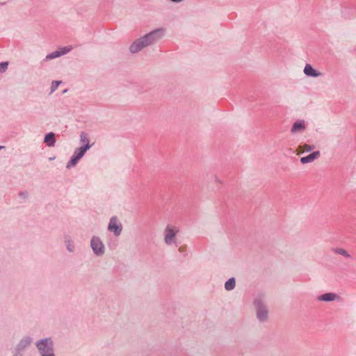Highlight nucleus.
Masks as SVG:
<instances>
[{
	"instance_id": "f257e3e1",
	"label": "nucleus",
	"mask_w": 356,
	"mask_h": 356,
	"mask_svg": "<svg viewBox=\"0 0 356 356\" xmlns=\"http://www.w3.org/2000/svg\"><path fill=\"white\" fill-rule=\"evenodd\" d=\"M161 37L160 31L156 30L152 31L140 39L135 41L130 46V51L132 53H137L140 51L143 48L147 47L148 45L152 44L154 41L159 39Z\"/></svg>"
},
{
	"instance_id": "f03ea898",
	"label": "nucleus",
	"mask_w": 356,
	"mask_h": 356,
	"mask_svg": "<svg viewBox=\"0 0 356 356\" xmlns=\"http://www.w3.org/2000/svg\"><path fill=\"white\" fill-rule=\"evenodd\" d=\"M42 356H54L52 350V343L49 339L42 340L37 344Z\"/></svg>"
},
{
	"instance_id": "7ed1b4c3",
	"label": "nucleus",
	"mask_w": 356,
	"mask_h": 356,
	"mask_svg": "<svg viewBox=\"0 0 356 356\" xmlns=\"http://www.w3.org/2000/svg\"><path fill=\"white\" fill-rule=\"evenodd\" d=\"M178 233V229L175 227L168 226L165 230V242L167 244H171L175 242L176 234Z\"/></svg>"
},
{
	"instance_id": "20e7f679",
	"label": "nucleus",
	"mask_w": 356,
	"mask_h": 356,
	"mask_svg": "<svg viewBox=\"0 0 356 356\" xmlns=\"http://www.w3.org/2000/svg\"><path fill=\"white\" fill-rule=\"evenodd\" d=\"M91 247L95 254H102L104 253V247L99 238L93 237L92 238Z\"/></svg>"
},
{
	"instance_id": "39448f33",
	"label": "nucleus",
	"mask_w": 356,
	"mask_h": 356,
	"mask_svg": "<svg viewBox=\"0 0 356 356\" xmlns=\"http://www.w3.org/2000/svg\"><path fill=\"white\" fill-rule=\"evenodd\" d=\"M306 129V124L304 120H298L295 122L291 129V132L293 134H300Z\"/></svg>"
},
{
	"instance_id": "423d86ee",
	"label": "nucleus",
	"mask_w": 356,
	"mask_h": 356,
	"mask_svg": "<svg viewBox=\"0 0 356 356\" xmlns=\"http://www.w3.org/2000/svg\"><path fill=\"white\" fill-rule=\"evenodd\" d=\"M320 155H321V153L319 151L313 152L312 153H311L310 154H309L306 156L301 157L300 163L302 164L312 163L316 159H317L320 156Z\"/></svg>"
},
{
	"instance_id": "0eeeda50",
	"label": "nucleus",
	"mask_w": 356,
	"mask_h": 356,
	"mask_svg": "<svg viewBox=\"0 0 356 356\" xmlns=\"http://www.w3.org/2000/svg\"><path fill=\"white\" fill-rule=\"evenodd\" d=\"M304 73L305 75L312 77H318L322 75V73L316 70L310 64L305 66Z\"/></svg>"
},
{
	"instance_id": "6e6552de",
	"label": "nucleus",
	"mask_w": 356,
	"mask_h": 356,
	"mask_svg": "<svg viewBox=\"0 0 356 356\" xmlns=\"http://www.w3.org/2000/svg\"><path fill=\"white\" fill-rule=\"evenodd\" d=\"M339 298V296L334 293H326L318 297V300L325 302L337 300Z\"/></svg>"
},
{
	"instance_id": "1a4fd4ad",
	"label": "nucleus",
	"mask_w": 356,
	"mask_h": 356,
	"mask_svg": "<svg viewBox=\"0 0 356 356\" xmlns=\"http://www.w3.org/2000/svg\"><path fill=\"white\" fill-rule=\"evenodd\" d=\"M315 147L314 145H310L308 144H302L298 146L296 149V153L297 155H300L304 154L305 152H309L312 151Z\"/></svg>"
},
{
	"instance_id": "9d476101",
	"label": "nucleus",
	"mask_w": 356,
	"mask_h": 356,
	"mask_svg": "<svg viewBox=\"0 0 356 356\" xmlns=\"http://www.w3.org/2000/svg\"><path fill=\"white\" fill-rule=\"evenodd\" d=\"M257 317L260 321H264L266 319L268 311L264 305L259 303L257 305Z\"/></svg>"
},
{
	"instance_id": "9b49d317",
	"label": "nucleus",
	"mask_w": 356,
	"mask_h": 356,
	"mask_svg": "<svg viewBox=\"0 0 356 356\" xmlns=\"http://www.w3.org/2000/svg\"><path fill=\"white\" fill-rule=\"evenodd\" d=\"M108 229L111 232H113L116 236H118L122 230L115 218L111 219L108 225Z\"/></svg>"
},
{
	"instance_id": "f8f14e48",
	"label": "nucleus",
	"mask_w": 356,
	"mask_h": 356,
	"mask_svg": "<svg viewBox=\"0 0 356 356\" xmlns=\"http://www.w3.org/2000/svg\"><path fill=\"white\" fill-rule=\"evenodd\" d=\"M90 146H84L81 147L79 149H76L74 152V155H76V156L80 159L86 153V152L90 149Z\"/></svg>"
},
{
	"instance_id": "ddd939ff",
	"label": "nucleus",
	"mask_w": 356,
	"mask_h": 356,
	"mask_svg": "<svg viewBox=\"0 0 356 356\" xmlns=\"http://www.w3.org/2000/svg\"><path fill=\"white\" fill-rule=\"evenodd\" d=\"M44 142L48 146H53L55 143L54 134L49 133L44 138Z\"/></svg>"
},
{
	"instance_id": "4468645a",
	"label": "nucleus",
	"mask_w": 356,
	"mask_h": 356,
	"mask_svg": "<svg viewBox=\"0 0 356 356\" xmlns=\"http://www.w3.org/2000/svg\"><path fill=\"white\" fill-rule=\"evenodd\" d=\"M234 286H235V280H234V278H230L229 280H228L226 282V283L225 284V288L227 291L233 289L234 288Z\"/></svg>"
},
{
	"instance_id": "2eb2a0df",
	"label": "nucleus",
	"mask_w": 356,
	"mask_h": 356,
	"mask_svg": "<svg viewBox=\"0 0 356 356\" xmlns=\"http://www.w3.org/2000/svg\"><path fill=\"white\" fill-rule=\"evenodd\" d=\"M81 143L84 145V146H90L89 144V139L88 134L86 133H81L80 136Z\"/></svg>"
},
{
	"instance_id": "dca6fc26",
	"label": "nucleus",
	"mask_w": 356,
	"mask_h": 356,
	"mask_svg": "<svg viewBox=\"0 0 356 356\" xmlns=\"http://www.w3.org/2000/svg\"><path fill=\"white\" fill-rule=\"evenodd\" d=\"M59 56H60V53L59 52V51L57 50V51H55L48 54L46 56V59L50 60V59L58 58Z\"/></svg>"
},
{
	"instance_id": "f3484780",
	"label": "nucleus",
	"mask_w": 356,
	"mask_h": 356,
	"mask_svg": "<svg viewBox=\"0 0 356 356\" xmlns=\"http://www.w3.org/2000/svg\"><path fill=\"white\" fill-rule=\"evenodd\" d=\"M79 160V159L76 156V155H73L71 160L69 161L67 167L70 168L71 166H74L76 164L77 161Z\"/></svg>"
},
{
	"instance_id": "a211bd4d",
	"label": "nucleus",
	"mask_w": 356,
	"mask_h": 356,
	"mask_svg": "<svg viewBox=\"0 0 356 356\" xmlns=\"http://www.w3.org/2000/svg\"><path fill=\"white\" fill-rule=\"evenodd\" d=\"M72 50L71 47H65L60 48L58 51L60 53V56L64 55Z\"/></svg>"
},
{
	"instance_id": "6ab92c4d",
	"label": "nucleus",
	"mask_w": 356,
	"mask_h": 356,
	"mask_svg": "<svg viewBox=\"0 0 356 356\" xmlns=\"http://www.w3.org/2000/svg\"><path fill=\"white\" fill-rule=\"evenodd\" d=\"M8 63L3 62L0 63V72H5L8 68Z\"/></svg>"
},
{
	"instance_id": "aec40b11",
	"label": "nucleus",
	"mask_w": 356,
	"mask_h": 356,
	"mask_svg": "<svg viewBox=\"0 0 356 356\" xmlns=\"http://www.w3.org/2000/svg\"><path fill=\"white\" fill-rule=\"evenodd\" d=\"M60 83V81H53L51 83V91H54L55 90H56Z\"/></svg>"
},
{
	"instance_id": "412c9836",
	"label": "nucleus",
	"mask_w": 356,
	"mask_h": 356,
	"mask_svg": "<svg viewBox=\"0 0 356 356\" xmlns=\"http://www.w3.org/2000/svg\"><path fill=\"white\" fill-rule=\"evenodd\" d=\"M336 252L339 254H341V255H343L345 257H348L349 255L347 254V252L343 250V249H338L336 250Z\"/></svg>"
},
{
	"instance_id": "4be33fe9",
	"label": "nucleus",
	"mask_w": 356,
	"mask_h": 356,
	"mask_svg": "<svg viewBox=\"0 0 356 356\" xmlns=\"http://www.w3.org/2000/svg\"><path fill=\"white\" fill-rule=\"evenodd\" d=\"M67 245V249L70 250V251H72V248H74L73 245H70V243Z\"/></svg>"
},
{
	"instance_id": "5701e85b",
	"label": "nucleus",
	"mask_w": 356,
	"mask_h": 356,
	"mask_svg": "<svg viewBox=\"0 0 356 356\" xmlns=\"http://www.w3.org/2000/svg\"><path fill=\"white\" fill-rule=\"evenodd\" d=\"M3 147V146H0V149H2Z\"/></svg>"
}]
</instances>
